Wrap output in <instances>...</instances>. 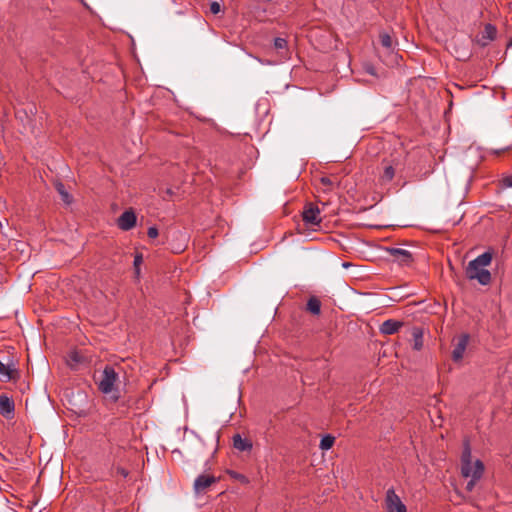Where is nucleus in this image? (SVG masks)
I'll use <instances>...</instances> for the list:
<instances>
[{"label": "nucleus", "mask_w": 512, "mask_h": 512, "mask_svg": "<svg viewBox=\"0 0 512 512\" xmlns=\"http://www.w3.org/2000/svg\"><path fill=\"white\" fill-rule=\"evenodd\" d=\"M484 472V465L476 459L472 461L471 448L469 442L466 440L463 445V452L461 456V474L464 478H469L466 490L472 491L476 482L482 477Z\"/></svg>", "instance_id": "1"}, {"label": "nucleus", "mask_w": 512, "mask_h": 512, "mask_svg": "<svg viewBox=\"0 0 512 512\" xmlns=\"http://www.w3.org/2000/svg\"><path fill=\"white\" fill-rule=\"evenodd\" d=\"M492 258V252L486 251L470 261L465 269L466 277L469 280H476L481 285H488L492 277L487 266L491 264Z\"/></svg>", "instance_id": "2"}, {"label": "nucleus", "mask_w": 512, "mask_h": 512, "mask_svg": "<svg viewBox=\"0 0 512 512\" xmlns=\"http://www.w3.org/2000/svg\"><path fill=\"white\" fill-rule=\"evenodd\" d=\"M119 375L112 366H105L99 380L97 381L98 389L104 395H107L113 402H117L120 398L118 390Z\"/></svg>", "instance_id": "3"}, {"label": "nucleus", "mask_w": 512, "mask_h": 512, "mask_svg": "<svg viewBox=\"0 0 512 512\" xmlns=\"http://www.w3.org/2000/svg\"><path fill=\"white\" fill-rule=\"evenodd\" d=\"M406 162V153L404 151L395 152L388 158L383 159L382 173L379 180L382 184L389 183L393 180L395 175L404 169Z\"/></svg>", "instance_id": "4"}, {"label": "nucleus", "mask_w": 512, "mask_h": 512, "mask_svg": "<svg viewBox=\"0 0 512 512\" xmlns=\"http://www.w3.org/2000/svg\"><path fill=\"white\" fill-rule=\"evenodd\" d=\"M302 218L306 225L317 226L321 223L320 209L314 203H307L302 212Z\"/></svg>", "instance_id": "5"}, {"label": "nucleus", "mask_w": 512, "mask_h": 512, "mask_svg": "<svg viewBox=\"0 0 512 512\" xmlns=\"http://www.w3.org/2000/svg\"><path fill=\"white\" fill-rule=\"evenodd\" d=\"M386 510L387 512H406V506L402 503L400 497L394 489H388L386 492Z\"/></svg>", "instance_id": "6"}, {"label": "nucleus", "mask_w": 512, "mask_h": 512, "mask_svg": "<svg viewBox=\"0 0 512 512\" xmlns=\"http://www.w3.org/2000/svg\"><path fill=\"white\" fill-rule=\"evenodd\" d=\"M469 340L470 336L468 334H462L455 340L452 351V359L454 362H459L463 359Z\"/></svg>", "instance_id": "7"}, {"label": "nucleus", "mask_w": 512, "mask_h": 512, "mask_svg": "<svg viewBox=\"0 0 512 512\" xmlns=\"http://www.w3.org/2000/svg\"><path fill=\"white\" fill-rule=\"evenodd\" d=\"M17 370L12 360L8 359L5 363L0 360V379L4 382L11 381L16 378Z\"/></svg>", "instance_id": "8"}, {"label": "nucleus", "mask_w": 512, "mask_h": 512, "mask_svg": "<svg viewBox=\"0 0 512 512\" xmlns=\"http://www.w3.org/2000/svg\"><path fill=\"white\" fill-rule=\"evenodd\" d=\"M136 215L132 210L123 212L117 220L118 227L123 231H128L136 225Z\"/></svg>", "instance_id": "9"}, {"label": "nucleus", "mask_w": 512, "mask_h": 512, "mask_svg": "<svg viewBox=\"0 0 512 512\" xmlns=\"http://www.w3.org/2000/svg\"><path fill=\"white\" fill-rule=\"evenodd\" d=\"M497 29L492 24H486L484 30L477 37V43L485 47L489 44V42L493 41L496 38Z\"/></svg>", "instance_id": "10"}, {"label": "nucleus", "mask_w": 512, "mask_h": 512, "mask_svg": "<svg viewBox=\"0 0 512 512\" xmlns=\"http://www.w3.org/2000/svg\"><path fill=\"white\" fill-rule=\"evenodd\" d=\"M215 482L216 478L212 475H199L194 481V491L197 494L203 493Z\"/></svg>", "instance_id": "11"}, {"label": "nucleus", "mask_w": 512, "mask_h": 512, "mask_svg": "<svg viewBox=\"0 0 512 512\" xmlns=\"http://www.w3.org/2000/svg\"><path fill=\"white\" fill-rule=\"evenodd\" d=\"M15 405L12 399L7 395H0V414L6 419H11L14 416Z\"/></svg>", "instance_id": "12"}, {"label": "nucleus", "mask_w": 512, "mask_h": 512, "mask_svg": "<svg viewBox=\"0 0 512 512\" xmlns=\"http://www.w3.org/2000/svg\"><path fill=\"white\" fill-rule=\"evenodd\" d=\"M388 252L400 264L406 265L412 261V254L410 251L402 248H389Z\"/></svg>", "instance_id": "13"}, {"label": "nucleus", "mask_w": 512, "mask_h": 512, "mask_svg": "<svg viewBox=\"0 0 512 512\" xmlns=\"http://www.w3.org/2000/svg\"><path fill=\"white\" fill-rule=\"evenodd\" d=\"M402 325L403 323L400 321L388 319L381 324L380 332L384 335H392L398 332Z\"/></svg>", "instance_id": "14"}, {"label": "nucleus", "mask_w": 512, "mask_h": 512, "mask_svg": "<svg viewBox=\"0 0 512 512\" xmlns=\"http://www.w3.org/2000/svg\"><path fill=\"white\" fill-rule=\"evenodd\" d=\"M233 446L239 451H248L252 448V443L248 439L236 434L233 437Z\"/></svg>", "instance_id": "15"}, {"label": "nucleus", "mask_w": 512, "mask_h": 512, "mask_svg": "<svg viewBox=\"0 0 512 512\" xmlns=\"http://www.w3.org/2000/svg\"><path fill=\"white\" fill-rule=\"evenodd\" d=\"M412 337H413V348L417 351L421 350L423 347V330L419 327H414L412 329Z\"/></svg>", "instance_id": "16"}, {"label": "nucleus", "mask_w": 512, "mask_h": 512, "mask_svg": "<svg viewBox=\"0 0 512 512\" xmlns=\"http://www.w3.org/2000/svg\"><path fill=\"white\" fill-rule=\"evenodd\" d=\"M307 310L314 315H318L321 310V302L316 297L309 298L307 302Z\"/></svg>", "instance_id": "17"}, {"label": "nucleus", "mask_w": 512, "mask_h": 512, "mask_svg": "<svg viewBox=\"0 0 512 512\" xmlns=\"http://www.w3.org/2000/svg\"><path fill=\"white\" fill-rule=\"evenodd\" d=\"M55 188L59 195L61 196V200L66 203L70 204L72 202L71 195L66 191L65 186L61 182H57L55 184Z\"/></svg>", "instance_id": "18"}, {"label": "nucleus", "mask_w": 512, "mask_h": 512, "mask_svg": "<svg viewBox=\"0 0 512 512\" xmlns=\"http://www.w3.org/2000/svg\"><path fill=\"white\" fill-rule=\"evenodd\" d=\"M379 38H380L381 45L384 48H386L387 50L394 49L395 45H394L393 39L388 33H386V32L380 33Z\"/></svg>", "instance_id": "19"}, {"label": "nucleus", "mask_w": 512, "mask_h": 512, "mask_svg": "<svg viewBox=\"0 0 512 512\" xmlns=\"http://www.w3.org/2000/svg\"><path fill=\"white\" fill-rule=\"evenodd\" d=\"M335 438L331 435L324 436L320 441V448L323 450L330 449L334 444Z\"/></svg>", "instance_id": "20"}, {"label": "nucleus", "mask_w": 512, "mask_h": 512, "mask_svg": "<svg viewBox=\"0 0 512 512\" xmlns=\"http://www.w3.org/2000/svg\"><path fill=\"white\" fill-rule=\"evenodd\" d=\"M320 182H321V184H322L323 186H325V187H326V189H325V190H331V189H333V187H334V186H335V184H336V183H335V181H334L332 178L327 177V176L321 177V178H320Z\"/></svg>", "instance_id": "21"}, {"label": "nucleus", "mask_w": 512, "mask_h": 512, "mask_svg": "<svg viewBox=\"0 0 512 512\" xmlns=\"http://www.w3.org/2000/svg\"><path fill=\"white\" fill-rule=\"evenodd\" d=\"M274 47L277 50H285L287 48V41L284 38L277 37L274 40Z\"/></svg>", "instance_id": "22"}, {"label": "nucleus", "mask_w": 512, "mask_h": 512, "mask_svg": "<svg viewBox=\"0 0 512 512\" xmlns=\"http://www.w3.org/2000/svg\"><path fill=\"white\" fill-rule=\"evenodd\" d=\"M143 262V257L141 254H136L135 257H134V267H135V270H136V273L139 274V266L142 264Z\"/></svg>", "instance_id": "23"}, {"label": "nucleus", "mask_w": 512, "mask_h": 512, "mask_svg": "<svg viewBox=\"0 0 512 512\" xmlns=\"http://www.w3.org/2000/svg\"><path fill=\"white\" fill-rule=\"evenodd\" d=\"M502 184L504 187L512 188V175H508L502 179Z\"/></svg>", "instance_id": "24"}, {"label": "nucleus", "mask_w": 512, "mask_h": 512, "mask_svg": "<svg viewBox=\"0 0 512 512\" xmlns=\"http://www.w3.org/2000/svg\"><path fill=\"white\" fill-rule=\"evenodd\" d=\"M149 238H156L158 236V229L156 227H149L147 231Z\"/></svg>", "instance_id": "25"}, {"label": "nucleus", "mask_w": 512, "mask_h": 512, "mask_svg": "<svg viewBox=\"0 0 512 512\" xmlns=\"http://www.w3.org/2000/svg\"><path fill=\"white\" fill-rule=\"evenodd\" d=\"M210 10L213 14H217L220 12V5L217 2H213L210 6Z\"/></svg>", "instance_id": "26"}, {"label": "nucleus", "mask_w": 512, "mask_h": 512, "mask_svg": "<svg viewBox=\"0 0 512 512\" xmlns=\"http://www.w3.org/2000/svg\"><path fill=\"white\" fill-rule=\"evenodd\" d=\"M366 71H367L370 75H373V76H375V75H376V73H375V69H374V67H372V66H367V67H366Z\"/></svg>", "instance_id": "27"}, {"label": "nucleus", "mask_w": 512, "mask_h": 512, "mask_svg": "<svg viewBox=\"0 0 512 512\" xmlns=\"http://www.w3.org/2000/svg\"><path fill=\"white\" fill-rule=\"evenodd\" d=\"M118 473L122 475L123 477H126L128 475V472L123 468H118Z\"/></svg>", "instance_id": "28"}, {"label": "nucleus", "mask_w": 512, "mask_h": 512, "mask_svg": "<svg viewBox=\"0 0 512 512\" xmlns=\"http://www.w3.org/2000/svg\"><path fill=\"white\" fill-rule=\"evenodd\" d=\"M71 359H72L73 361H75V362H79V361H80V359H79V357H78V354H77V353H72V354H71Z\"/></svg>", "instance_id": "29"}]
</instances>
